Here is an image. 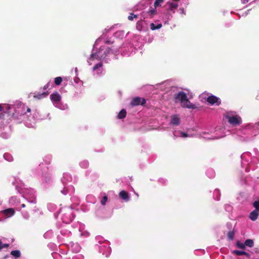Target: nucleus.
<instances>
[{
  "label": "nucleus",
  "mask_w": 259,
  "mask_h": 259,
  "mask_svg": "<svg viewBox=\"0 0 259 259\" xmlns=\"http://www.w3.org/2000/svg\"><path fill=\"white\" fill-rule=\"evenodd\" d=\"M162 27L161 24H158L156 26L154 23H151L150 24V29L152 30H154L155 29H158Z\"/></svg>",
  "instance_id": "15"
},
{
  "label": "nucleus",
  "mask_w": 259,
  "mask_h": 259,
  "mask_svg": "<svg viewBox=\"0 0 259 259\" xmlns=\"http://www.w3.org/2000/svg\"><path fill=\"white\" fill-rule=\"evenodd\" d=\"M5 114V112H2V113L0 114V118H1V119H4Z\"/></svg>",
  "instance_id": "31"
},
{
  "label": "nucleus",
  "mask_w": 259,
  "mask_h": 259,
  "mask_svg": "<svg viewBox=\"0 0 259 259\" xmlns=\"http://www.w3.org/2000/svg\"><path fill=\"white\" fill-rule=\"evenodd\" d=\"M136 27H137V29H138L139 30H141V28H142V22L141 21H138L137 22Z\"/></svg>",
  "instance_id": "27"
},
{
  "label": "nucleus",
  "mask_w": 259,
  "mask_h": 259,
  "mask_svg": "<svg viewBox=\"0 0 259 259\" xmlns=\"http://www.w3.org/2000/svg\"><path fill=\"white\" fill-rule=\"evenodd\" d=\"M102 66H103V64H102V63L100 62V63H98V64H96V65L93 67V70H94V71H95V70H97L98 68L102 67Z\"/></svg>",
  "instance_id": "23"
},
{
  "label": "nucleus",
  "mask_w": 259,
  "mask_h": 259,
  "mask_svg": "<svg viewBox=\"0 0 259 259\" xmlns=\"http://www.w3.org/2000/svg\"><path fill=\"white\" fill-rule=\"evenodd\" d=\"M206 101L211 105H214V104H217V105H219L221 103V101H219V98L213 95L209 96L207 98Z\"/></svg>",
  "instance_id": "5"
},
{
  "label": "nucleus",
  "mask_w": 259,
  "mask_h": 259,
  "mask_svg": "<svg viewBox=\"0 0 259 259\" xmlns=\"http://www.w3.org/2000/svg\"><path fill=\"white\" fill-rule=\"evenodd\" d=\"M119 197L125 201H128L130 200L128 193L124 190L121 191L119 193Z\"/></svg>",
  "instance_id": "8"
},
{
  "label": "nucleus",
  "mask_w": 259,
  "mask_h": 259,
  "mask_svg": "<svg viewBox=\"0 0 259 259\" xmlns=\"http://www.w3.org/2000/svg\"><path fill=\"white\" fill-rule=\"evenodd\" d=\"M4 110H5L4 107L0 104V112L3 111Z\"/></svg>",
  "instance_id": "33"
},
{
  "label": "nucleus",
  "mask_w": 259,
  "mask_h": 259,
  "mask_svg": "<svg viewBox=\"0 0 259 259\" xmlns=\"http://www.w3.org/2000/svg\"><path fill=\"white\" fill-rule=\"evenodd\" d=\"M182 106L184 108H187L188 109H195L196 106L195 105L192 104L190 101L187 98L186 100H185L184 102L182 103Z\"/></svg>",
  "instance_id": "6"
},
{
  "label": "nucleus",
  "mask_w": 259,
  "mask_h": 259,
  "mask_svg": "<svg viewBox=\"0 0 259 259\" xmlns=\"http://www.w3.org/2000/svg\"><path fill=\"white\" fill-rule=\"evenodd\" d=\"M244 243H245V246H248L250 247H253V245H254L253 241L252 239H247L246 240H245Z\"/></svg>",
  "instance_id": "13"
},
{
  "label": "nucleus",
  "mask_w": 259,
  "mask_h": 259,
  "mask_svg": "<svg viewBox=\"0 0 259 259\" xmlns=\"http://www.w3.org/2000/svg\"><path fill=\"white\" fill-rule=\"evenodd\" d=\"M258 214L259 211L257 210H254L250 213L249 218L254 221L257 219Z\"/></svg>",
  "instance_id": "9"
},
{
  "label": "nucleus",
  "mask_w": 259,
  "mask_h": 259,
  "mask_svg": "<svg viewBox=\"0 0 259 259\" xmlns=\"http://www.w3.org/2000/svg\"><path fill=\"white\" fill-rule=\"evenodd\" d=\"M226 118L228 120V122L234 126L240 125L242 122L241 118L238 115H227Z\"/></svg>",
  "instance_id": "2"
},
{
  "label": "nucleus",
  "mask_w": 259,
  "mask_h": 259,
  "mask_svg": "<svg viewBox=\"0 0 259 259\" xmlns=\"http://www.w3.org/2000/svg\"><path fill=\"white\" fill-rule=\"evenodd\" d=\"M26 108H27V109H26V112H30V111H31L30 108H29L28 107H26Z\"/></svg>",
  "instance_id": "35"
},
{
  "label": "nucleus",
  "mask_w": 259,
  "mask_h": 259,
  "mask_svg": "<svg viewBox=\"0 0 259 259\" xmlns=\"http://www.w3.org/2000/svg\"><path fill=\"white\" fill-rule=\"evenodd\" d=\"M25 206H26V205H25V204H21V207H22L24 208V207H25Z\"/></svg>",
  "instance_id": "36"
},
{
  "label": "nucleus",
  "mask_w": 259,
  "mask_h": 259,
  "mask_svg": "<svg viewBox=\"0 0 259 259\" xmlns=\"http://www.w3.org/2000/svg\"><path fill=\"white\" fill-rule=\"evenodd\" d=\"M253 205V206L255 208V210H257L258 211L259 210V201H255V202H254Z\"/></svg>",
  "instance_id": "28"
},
{
  "label": "nucleus",
  "mask_w": 259,
  "mask_h": 259,
  "mask_svg": "<svg viewBox=\"0 0 259 259\" xmlns=\"http://www.w3.org/2000/svg\"><path fill=\"white\" fill-rule=\"evenodd\" d=\"M9 246L8 244H3L2 242L0 240V250H1L4 248H7Z\"/></svg>",
  "instance_id": "26"
},
{
  "label": "nucleus",
  "mask_w": 259,
  "mask_h": 259,
  "mask_svg": "<svg viewBox=\"0 0 259 259\" xmlns=\"http://www.w3.org/2000/svg\"><path fill=\"white\" fill-rule=\"evenodd\" d=\"M181 135H182V136L183 137H184V138H186V137H188V135L187 133H186L182 132V133H181Z\"/></svg>",
  "instance_id": "32"
},
{
  "label": "nucleus",
  "mask_w": 259,
  "mask_h": 259,
  "mask_svg": "<svg viewBox=\"0 0 259 259\" xmlns=\"http://www.w3.org/2000/svg\"><path fill=\"white\" fill-rule=\"evenodd\" d=\"M174 98L175 103L180 102L182 103L184 102L185 100H186L187 96L185 92L181 91L175 94Z\"/></svg>",
  "instance_id": "3"
},
{
  "label": "nucleus",
  "mask_w": 259,
  "mask_h": 259,
  "mask_svg": "<svg viewBox=\"0 0 259 259\" xmlns=\"http://www.w3.org/2000/svg\"><path fill=\"white\" fill-rule=\"evenodd\" d=\"M110 51L111 49L110 48L101 46L98 51L91 55L89 60L90 61L94 60H102L107 56Z\"/></svg>",
  "instance_id": "1"
},
{
  "label": "nucleus",
  "mask_w": 259,
  "mask_h": 259,
  "mask_svg": "<svg viewBox=\"0 0 259 259\" xmlns=\"http://www.w3.org/2000/svg\"><path fill=\"white\" fill-rule=\"evenodd\" d=\"M47 88H48V85H47V87H45V89H47Z\"/></svg>",
  "instance_id": "37"
},
{
  "label": "nucleus",
  "mask_w": 259,
  "mask_h": 259,
  "mask_svg": "<svg viewBox=\"0 0 259 259\" xmlns=\"http://www.w3.org/2000/svg\"><path fill=\"white\" fill-rule=\"evenodd\" d=\"M4 213L7 216L11 217L14 214L15 210L13 208H8L4 210Z\"/></svg>",
  "instance_id": "10"
},
{
  "label": "nucleus",
  "mask_w": 259,
  "mask_h": 259,
  "mask_svg": "<svg viewBox=\"0 0 259 259\" xmlns=\"http://www.w3.org/2000/svg\"><path fill=\"white\" fill-rule=\"evenodd\" d=\"M126 115V111L125 109H122L119 113L117 117L119 119L124 118Z\"/></svg>",
  "instance_id": "12"
},
{
  "label": "nucleus",
  "mask_w": 259,
  "mask_h": 259,
  "mask_svg": "<svg viewBox=\"0 0 259 259\" xmlns=\"http://www.w3.org/2000/svg\"><path fill=\"white\" fill-rule=\"evenodd\" d=\"M233 253L237 255H247L248 254V253L245 251L237 250H234L233 251Z\"/></svg>",
  "instance_id": "17"
},
{
  "label": "nucleus",
  "mask_w": 259,
  "mask_h": 259,
  "mask_svg": "<svg viewBox=\"0 0 259 259\" xmlns=\"http://www.w3.org/2000/svg\"><path fill=\"white\" fill-rule=\"evenodd\" d=\"M50 99L52 102L58 103L61 100V96L57 92H55L50 95Z\"/></svg>",
  "instance_id": "7"
},
{
  "label": "nucleus",
  "mask_w": 259,
  "mask_h": 259,
  "mask_svg": "<svg viewBox=\"0 0 259 259\" xmlns=\"http://www.w3.org/2000/svg\"><path fill=\"white\" fill-rule=\"evenodd\" d=\"M155 9H156L155 8L154 9L150 10L147 12L148 14L151 17H153L154 16V15H155L156 14L157 11Z\"/></svg>",
  "instance_id": "20"
},
{
  "label": "nucleus",
  "mask_w": 259,
  "mask_h": 259,
  "mask_svg": "<svg viewBox=\"0 0 259 259\" xmlns=\"http://www.w3.org/2000/svg\"><path fill=\"white\" fill-rule=\"evenodd\" d=\"M236 245L238 248H241V249H244L245 247V243H242L240 242L239 241H238L236 243Z\"/></svg>",
  "instance_id": "24"
},
{
  "label": "nucleus",
  "mask_w": 259,
  "mask_h": 259,
  "mask_svg": "<svg viewBox=\"0 0 259 259\" xmlns=\"http://www.w3.org/2000/svg\"><path fill=\"white\" fill-rule=\"evenodd\" d=\"M145 104V99L144 98H142L139 97H137L133 98L131 102V105L132 106H137L140 105L143 106Z\"/></svg>",
  "instance_id": "4"
},
{
  "label": "nucleus",
  "mask_w": 259,
  "mask_h": 259,
  "mask_svg": "<svg viewBox=\"0 0 259 259\" xmlns=\"http://www.w3.org/2000/svg\"><path fill=\"white\" fill-rule=\"evenodd\" d=\"M49 95V93L48 92H44L42 93L41 94L39 95V97H38V99L40 98V97H46Z\"/></svg>",
  "instance_id": "30"
},
{
  "label": "nucleus",
  "mask_w": 259,
  "mask_h": 259,
  "mask_svg": "<svg viewBox=\"0 0 259 259\" xmlns=\"http://www.w3.org/2000/svg\"><path fill=\"white\" fill-rule=\"evenodd\" d=\"M171 123L174 125H179L180 124V118L177 115L173 116L171 120Z\"/></svg>",
  "instance_id": "11"
},
{
  "label": "nucleus",
  "mask_w": 259,
  "mask_h": 259,
  "mask_svg": "<svg viewBox=\"0 0 259 259\" xmlns=\"http://www.w3.org/2000/svg\"><path fill=\"white\" fill-rule=\"evenodd\" d=\"M11 254L15 257L18 258L21 256L20 251L18 250H13L11 252Z\"/></svg>",
  "instance_id": "14"
},
{
  "label": "nucleus",
  "mask_w": 259,
  "mask_h": 259,
  "mask_svg": "<svg viewBox=\"0 0 259 259\" xmlns=\"http://www.w3.org/2000/svg\"><path fill=\"white\" fill-rule=\"evenodd\" d=\"M138 15H135L134 13H131L130 15L128 16V19L130 21H133L134 20V18H137Z\"/></svg>",
  "instance_id": "22"
},
{
  "label": "nucleus",
  "mask_w": 259,
  "mask_h": 259,
  "mask_svg": "<svg viewBox=\"0 0 259 259\" xmlns=\"http://www.w3.org/2000/svg\"><path fill=\"white\" fill-rule=\"evenodd\" d=\"M169 4V9L171 11H173L174 10H175L177 9L178 5L177 4L170 3H168Z\"/></svg>",
  "instance_id": "16"
},
{
  "label": "nucleus",
  "mask_w": 259,
  "mask_h": 259,
  "mask_svg": "<svg viewBox=\"0 0 259 259\" xmlns=\"http://www.w3.org/2000/svg\"><path fill=\"white\" fill-rule=\"evenodd\" d=\"M10 109H11V106L10 105L6 106V108L5 109L6 111H5V113H7L9 115H10Z\"/></svg>",
  "instance_id": "29"
},
{
  "label": "nucleus",
  "mask_w": 259,
  "mask_h": 259,
  "mask_svg": "<svg viewBox=\"0 0 259 259\" xmlns=\"http://www.w3.org/2000/svg\"><path fill=\"white\" fill-rule=\"evenodd\" d=\"M105 43L107 44H112L113 43V41H111L110 40H107L105 41Z\"/></svg>",
  "instance_id": "34"
},
{
  "label": "nucleus",
  "mask_w": 259,
  "mask_h": 259,
  "mask_svg": "<svg viewBox=\"0 0 259 259\" xmlns=\"http://www.w3.org/2000/svg\"><path fill=\"white\" fill-rule=\"evenodd\" d=\"M164 2V0H155L154 6L156 9L157 7L160 6V4Z\"/></svg>",
  "instance_id": "21"
},
{
  "label": "nucleus",
  "mask_w": 259,
  "mask_h": 259,
  "mask_svg": "<svg viewBox=\"0 0 259 259\" xmlns=\"http://www.w3.org/2000/svg\"><path fill=\"white\" fill-rule=\"evenodd\" d=\"M62 81V78L61 77H57L55 78V83L56 85H60Z\"/></svg>",
  "instance_id": "19"
},
{
  "label": "nucleus",
  "mask_w": 259,
  "mask_h": 259,
  "mask_svg": "<svg viewBox=\"0 0 259 259\" xmlns=\"http://www.w3.org/2000/svg\"><path fill=\"white\" fill-rule=\"evenodd\" d=\"M108 198L106 196H103L102 198V199L101 201V203L102 205H105L107 201Z\"/></svg>",
  "instance_id": "25"
},
{
  "label": "nucleus",
  "mask_w": 259,
  "mask_h": 259,
  "mask_svg": "<svg viewBox=\"0 0 259 259\" xmlns=\"http://www.w3.org/2000/svg\"><path fill=\"white\" fill-rule=\"evenodd\" d=\"M228 238L229 240H232L234 238V232L233 231H229L227 234Z\"/></svg>",
  "instance_id": "18"
}]
</instances>
